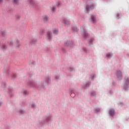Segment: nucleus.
I'll return each instance as SVG.
<instances>
[{"mask_svg":"<svg viewBox=\"0 0 129 129\" xmlns=\"http://www.w3.org/2000/svg\"><path fill=\"white\" fill-rule=\"evenodd\" d=\"M51 36H52V33L50 32H48L47 37L48 39H49V40H51V38L52 37Z\"/></svg>","mask_w":129,"mask_h":129,"instance_id":"7ed1b4c3","label":"nucleus"},{"mask_svg":"<svg viewBox=\"0 0 129 129\" xmlns=\"http://www.w3.org/2000/svg\"><path fill=\"white\" fill-rule=\"evenodd\" d=\"M64 24H66V21H64Z\"/></svg>","mask_w":129,"mask_h":129,"instance_id":"412c9836","label":"nucleus"},{"mask_svg":"<svg viewBox=\"0 0 129 129\" xmlns=\"http://www.w3.org/2000/svg\"><path fill=\"white\" fill-rule=\"evenodd\" d=\"M83 36L85 38L86 37V36H88V34H87V33H86V31H84Z\"/></svg>","mask_w":129,"mask_h":129,"instance_id":"1a4fd4ad","label":"nucleus"},{"mask_svg":"<svg viewBox=\"0 0 129 129\" xmlns=\"http://www.w3.org/2000/svg\"><path fill=\"white\" fill-rule=\"evenodd\" d=\"M55 78H56V79H59V77L58 76H55Z\"/></svg>","mask_w":129,"mask_h":129,"instance_id":"4468645a","label":"nucleus"},{"mask_svg":"<svg viewBox=\"0 0 129 129\" xmlns=\"http://www.w3.org/2000/svg\"><path fill=\"white\" fill-rule=\"evenodd\" d=\"M3 2V0H0V3Z\"/></svg>","mask_w":129,"mask_h":129,"instance_id":"a211bd4d","label":"nucleus"},{"mask_svg":"<svg viewBox=\"0 0 129 129\" xmlns=\"http://www.w3.org/2000/svg\"><path fill=\"white\" fill-rule=\"evenodd\" d=\"M10 45H12V41L10 43Z\"/></svg>","mask_w":129,"mask_h":129,"instance_id":"6ab92c4d","label":"nucleus"},{"mask_svg":"<svg viewBox=\"0 0 129 129\" xmlns=\"http://www.w3.org/2000/svg\"><path fill=\"white\" fill-rule=\"evenodd\" d=\"M97 111H99V109H98L97 110Z\"/></svg>","mask_w":129,"mask_h":129,"instance_id":"4be33fe9","label":"nucleus"},{"mask_svg":"<svg viewBox=\"0 0 129 129\" xmlns=\"http://www.w3.org/2000/svg\"><path fill=\"white\" fill-rule=\"evenodd\" d=\"M92 21L93 23H95V22H96V20H95V17L93 16H92Z\"/></svg>","mask_w":129,"mask_h":129,"instance_id":"423d86ee","label":"nucleus"},{"mask_svg":"<svg viewBox=\"0 0 129 129\" xmlns=\"http://www.w3.org/2000/svg\"><path fill=\"white\" fill-rule=\"evenodd\" d=\"M117 76L118 78H122V75L121 74V72L118 71L117 74Z\"/></svg>","mask_w":129,"mask_h":129,"instance_id":"f03ea898","label":"nucleus"},{"mask_svg":"<svg viewBox=\"0 0 129 129\" xmlns=\"http://www.w3.org/2000/svg\"><path fill=\"white\" fill-rule=\"evenodd\" d=\"M18 0H14V3H15V4H18Z\"/></svg>","mask_w":129,"mask_h":129,"instance_id":"f8f14e48","label":"nucleus"},{"mask_svg":"<svg viewBox=\"0 0 129 129\" xmlns=\"http://www.w3.org/2000/svg\"><path fill=\"white\" fill-rule=\"evenodd\" d=\"M4 48H6V45L3 46Z\"/></svg>","mask_w":129,"mask_h":129,"instance_id":"aec40b11","label":"nucleus"},{"mask_svg":"<svg viewBox=\"0 0 129 129\" xmlns=\"http://www.w3.org/2000/svg\"><path fill=\"white\" fill-rule=\"evenodd\" d=\"M71 95V96H72V95H75V94H74V93H72Z\"/></svg>","mask_w":129,"mask_h":129,"instance_id":"2eb2a0df","label":"nucleus"},{"mask_svg":"<svg viewBox=\"0 0 129 129\" xmlns=\"http://www.w3.org/2000/svg\"><path fill=\"white\" fill-rule=\"evenodd\" d=\"M114 110H110L109 111V114L110 115H111V116H113V115H114Z\"/></svg>","mask_w":129,"mask_h":129,"instance_id":"20e7f679","label":"nucleus"},{"mask_svg":"<svg viewBox=\"0 0 129 129\" xmlns=\"http://www.w3.org/2000/svg\"><path fill=\"white\" fill-rule=\"evenodd\" d=\"M17 41V46H18V47L20 46V44H19V40H16Z\"/></svg>","mask_w":129,"mask_h":129,"instance_id":"9b49d317","label":"nucleus"},{"mask_svg":"<svg viewBox=\"0 0 129 129\" xmlns=\"http://www.w3.org/2000/svg\"><path fill=\"white\" fill-rule=\"evenodd\" d=\"M91 95H93V96L95 95V92H92L91 93Z\"/></svg>","mask_w":129,"mask_h":129,"instance_id":"9d476101","label":"nucleus"},{"mask_svg":"<svg viewBox=\"0 0 129 129\" xmlns=\"http://www.w3.org/2000/svg\"><path fill=\"white\" fill-rule=\"evenodd\" d=\"M52 11L54 12V11H55V7L52 8Z\"/></svg>","mask_w":129,"mask_h":129,"instance_id":"ddd939ff","label":"nucleus"},{"mask_svg":"<svg viewBox=\"0 0 129 129\" xmlns=\"http://www.w3.org/2000/svg\"><path fill=\"white\" fill-rule=\"evenodd\" d=\"M24 94H27V91H24Z\"/></svg>","mask_w":129,"mask_h":129,"instance_id":"dca6fc26","label":"nucleus"},{"mask_svg":"<svg viewBox=\"0 0 129 129\" xmlns=\"http://www.w3.org/2000/svg\"><path fill=\"white\" fill-rule=\"evenodd\" d=\"M43 21L45 23L48 21V17L47 16L43 17Z\"/></svg>","mask_w":129,"mask_h":129,"instance_id":"39448f33","label":"nucleus"},{"mask_svg":"<svg viewBox=\"0 0 129 129\" xmlns=\"http://www.w3.org/2000/svg\"><path fill=\"white\" fill-rule=\"evenodd\" d=\"M106 56H107V57L108 58H110V57H111V56H112V54H111V53H107V54H106Z\"/></svg>","mask_w":129,"mask_h":129,"instance_id":"0eeeda50","label":"nucleus"},{"mask_svg":"<svg viewBox=\"0 0 129 129\" xmlns=\"http://www.w3.org/2000/svg\"><path fill=\"white\" fill-rule=\"evenodd\" d=\"M32 107H34L35 104L32 105Z\"/></svg>","mask_w":129,"mask_h":129,"instance_id":"f3484780","label":"nucleus"},{"mask_svg":"<svg viewBox=\"0 0 129 129\" xmlns=\"http://www.w3.org/2000/svg\"><path fill=\"white\" fill-rule=\"evenodd\" d=\"M93 9H94V6H93L92 4L87 6L86 8V10L87 11V12H89V11H91L93 10Z\"/></svg>","mask_w":129,"mask_h":129,"instance_id":"f257e3e1","label":"nucleus"},{"mask_svg":"<svg viewBox=\"0 0 129 129\" xmlns=\"http://www.w3.org/2000/svg\"><path fill=\"white\" fill-rule=\"evenodd\" d=\"M53 34H58V30L54 29L53 30Z\"/></svg>","mask_w":129,"mask_h":129,"instance_id":"6e6552de","label":"nucleus"}]
</instances>
